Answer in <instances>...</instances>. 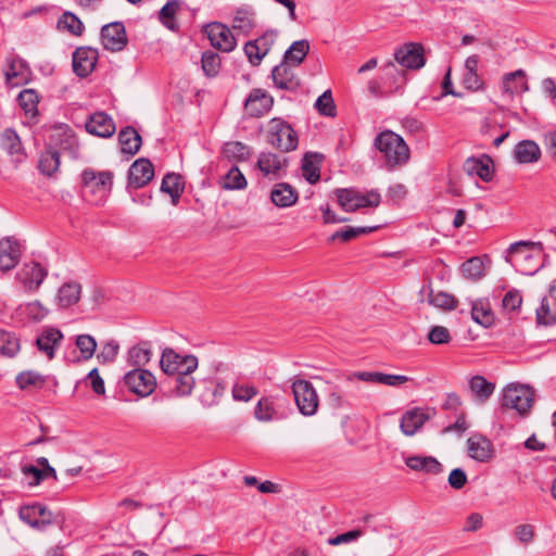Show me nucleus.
<instances>
[{
    "instance_id": "nucleus-1",
    "label": "nucleus",
    "mask_w": 556,
    "mask_h": 556,
    "mask_svg": "<svg viewBox=\"0 0 556 556\" xmlns=\"http://www.w3.org/2000/svg\"><path fill=\"white\" fill-rule=\"evenodd\" d=\"M199 365L194 355H181L170 348L163 350L160 366L167 376L165 383L170 394L182 397L192 393L195 380L192 374Z\"/></svg>"
},
{
    "instance_id": "nucleus-2",
    "label": "nucleus",
    "mask_w": 556,
    "mask_h": 556,
    "mask_svg": "<svg viewBox=\"0 0 556 556\" xmlns=\"http://www.w3.org/2000/svg\"><path fill=\"white\" fill-rule=\"evenodd\" d=\"M377 150L382 154L389 169L402 166L407 163L410 151L404 139L392 130L380 132L374 142Z\"/></svg>"
},
{
    "instance_id": "nucleus-3",
    "label": "nucleus",
    "mask_w": 556,
    "mask_h": 556,
    "mask_svg": "<svg viewBox=\"0 0 556 556\" xmlns=\"http://www.w3.org/2000/svg\"><path fill=\"white\" fill-rule=\"evenodd\" d=\"M266 141L281 152L293 151L299 144L296 131L280 117H274L268 122Z\"/></svg>"
},
{
    "instance_id": "nucleus-4",
    "label": "nucleus",
    "mask_w": 556,
    "mask_h": 556,
    "mask_svg": "<svg viewBox=\"0 0 556 556\" xmlns=\"http://www.w3.org/2000/svg\"><path fill=\"white\" fill-rule=\"evenodd\" d=\"M534 403V392L531 388L511 383L503 390L501 408L515 409L520 416H527Z\"/></svg>"
},
{
    "instance_id": "nucleus-5",
    "label": "nucleus",
    "mask_w": 556,
    "mask_h": 556,
    "mask_svg": "<svg viewBox=\"0 0 556 556\" xmlns=\"http://www.w3.org/2000/svg\"><path fill=\"white\" fill-rule=\"evenodd\" d=\"M341 208L345 212H355L364 207H377L381 202V195L377 190H369L365 193L354 189H337L334 191Z\"/></svg>"
},
{
    "instance_id": "nucleus-6",
    "label": "nucleus",
    "mask_w": 556,
    "mask_h": 556,
    "mask_svg": "<svg viewBox=\"0 0 556 556\" xmlns=\"http://www.w3.org/2000/svg\"><path fill=\"white\" fill-rule=\"evenodd\" d=\"M533 249L539 250L540 252L543 250L542 242H532V241H518L513 244L507 250V255L505 260L513 267L516 268L522 275H534L538 271V267H526L525 263H530L533 261V256L531 251Z\"/></svg>"
},
{
    "instance_id": "nucleus-7",
    "label": "nucleus",
    "mask_w": 556,
    "mask_h": 556,
    "mask_svg": "<svg viewBox=\"0 0 556 556\" xmlns=\"http://www.w3.org/2000/svg\"><path fill=\"white\" fill-rule=\"evenodd\" d=\"M292 392L299 412L304 416L317 413L319 397L314 386L305 379H295L292 382Z\"/></svg>"
},
{
    "instance_id": "nucleus-8",
    "label": "nucleus",
    "mask_w": 556,
    "mask_h": 556,
    "mask_svg": "<svg viewBox=\"0 0 556 556\" xmlns=\"http://www.w3.org/2000/svg\"><path fill=\"white\" fill-rule=\"evenodd\" d=\"M81 182L91 193L98 194L99 201H102L112 190L113 173L110 170L96 172L92 168H86L81 173Z\"/></svg>"
},
{
    "instance_id": "nucleus-9",
    "label": "nucleus",
    "mask_w": 556,
    "mask_h": 556,
    "mask_svg": "<svg viewBox=\"0 0 556 556\" xmlns=\"http://www.w3.org/2000/svg\"><path fill=\"white\" fill-rule=\"evenodd\" d=\"M124 382L132 393L139 396L150 395L156 388L154 375L143 368H135L124 377Z\"/></svg>"
},
{
    "instance_id": "nucleus-10",
    "label": "nucleus",
    "mask_w": 556,
    "mask_h": 556,
    "mask_svg": "<svg viewBox=\"0 0 556 556\" xmlns=\"http://www.w3.org/2000/svg\"><path fill=\"white\" fill-rule=\"evenodd\" d=\"M437 412L433 407H414L406 410L400 420V429L406 437L417 433L422 426L435 416Z\"/></svg>"
},
{
    "instance_id": "nucleus-11",
    "label": "nucleus",
    "mask_w": 556,
    "mask_h": 556,
    "mask_svg": "<svg viewBox=\"0 0 556 556\" xmlns=\"http://www.w3.org/2000/svg\"><path fill=\"white\" fill-rule=\"evenodd\" d=\"M18 517L31 528L45 529L53 523V514L47 506L39 503L22 505L18 509Z\"/></svg>"
},
{
    "instance_id": "nucleus-12",
    "label": "nucleus",
    "mask_w": 556,
    "mask_h": 556,
    "mask_svg": "<svg viewBox=\"0 0 556 556\" xmlns=\"http://www.w3.org/2000/svg\"><path fill=\"white\" fill-rule=\"evenodd\" d=\"M48 276V269L39 262L25 263L16 274V279L29 292L37 291Z\"/></svg>"
},
{
    "instance_id": "nucleus-13",
    "label": "nucleus",
    "mask_w": 556,
    "mask_h": 556,
    "mask_svg": "<svg viewBox=\"0 0 556 556\" xmlns=\"http://www.w3.org/2000/svg\"><path fill=\"white\" fill-rule=\"evenodd\" d=\"M101 41L105 50L122 51L128 42L125 26L122 22H112L101 28Z\"/></svg>"
},
{
    "instance_id": "nucleus-14",
    "label": "nucleus",
    "mask_w": 556,
    "mask_h": 556,
    "mask_svg": "<svg viewBox=\"0 0 556 556\" xmlns=\"http://www.w3.org/2000/svg\"><path fill=\"white\" fill-rule=\"evenodd\" d=\"M205 31L211 45L223 52H230L237 46V40L230 28L222 23H210L206 25Z\"/></svg>"
},
{
    "instance_id": "nucleus-15",
    "label": "nucleus",
    "mask_w": 556,
    "mask_h": 556,
    "mask_svg": "<svg viewBox=\"0 0 556 556\" xmlns=\"http://www.w3.org/2000/svg\"><path fill=\"white\" fill-rule=\"evenodd\" d=\"M395 61L404 68L419 70L425 63L424 48L420 43H406L394 52Z\"/></svg>"
},
{
    "instance_id": "nucleus-16",
    "label": "nucleus",
    "mask_w": 556,
    "mask_h": 556,
    "mask_svg": "<svg viewBox=\"0 0 556 556\" xmlns=\"http://www.w3.org/2000/svg\"><path fill=\"white\" fill-rule=\"evenodd\" d=\"M274 99L264 89L254 88L244 101V110L251 117H261L273 108Z\"/></svg>"
},
{
    "instance_id": "nucleus-17",
    "label": "nucleus",
    "mask_w": 556,
    "mask_h": 556,
    "mask_svg": "<svg viewBox=\"0 0 556 556\" xmlns=\"http://www.w3.org/2000/svg\"><path fill=\"white\" fill-rule=\"evenodd\" d=\"M98 50L90 47H79L73 53V71L81 78L89 76L98 62Z\"/></svg>"
},
{
    "instance_id": "nucleus-18",
    "label": "nucleus",
    "mask_w": 556,
    "mask_h": 556,
    "mask_svg": "<svg viewBox=\"0 0 556 556\" xmlns=\"http://www.w3.org/2000/svg\"><path fill=\"white\" fill-rule=\"evenodd\" d=\"M354 379L368 383H381L391 387H396L412 380L409 377L404 375H391L378 371H356L346 375L344 381L352 382Z\"/></svg>"
},
{
    "instance_id": "nucleus-19",
    "label": "nucleus",
    "mask_w": 556,
    "mask_h": 556,
    "mask_svg": "<svg viewBox=\"0 0 556 556\" xmlns=\"http://www.w3.org/2000/svg\"><path fill=\"white\" fill-rule=\"evenodd\" d=\"M154 177V166L146 157L136 160L128 169V186L135 189L148 185Z\"/></svg>"
},
{
    "instance_id": "nucleus-20",
    "label": "nucleus",
    "mask_w": 556,
    "mask_h": 556,
    "mask_svg": "<svg viewBox=\"0 0 556 556\" xmlns=\"http://www.w3.org/2000/svg\"><path fill=\"white\" fill-rule=\"evenodd\" d=\"M293 67L292 64L282 60L279 65L273 68L271 77L277 88L295 91L300 87L301 80L295 75Z\"/></svg>"
},
{
    "instance_id": "nucleus-21",
    "label": "nucleus",
    "mask_w": 556,
    "mask_h": 556,
    "mask_svg": "<svg viewBox=\"0 0 556 556\" xmlns=\"http://www.w3.org/2000/svg\"><path fill=\"white\" fill-rule=\"evenodd\" d=\"M536 321L539 325L552 326L556 323V279L553 280L547 295L536 308Z\"/></svg>"
},
{
    "instance_id": "nucleus-22",
    "label": "nucleus",
    "mask_w": 556,
    "mask_h": 556,
    "mask_svg": "<svg viewBox=\"0 0 556 556\" xmlns=\"http://www.w3.org/2000/svg\"><path fill=\"white\" fill-rule=\"evenodd\" d=\"M21 258V248L17 240L7 237L0 240V271L13 269Z\"/></svg>"
},
{
    "instance_id": "nucleus-23",
    "label": "nucleus",
    "mask_w": 556,
    "mask_h": 556,
    "mask_svg": "<svg viewBox=\"0 0 556 556\" xmlns=\"http://www.w3.org/2000/svg\"><path fill=\"white\" fill-rule=\"evenodd\" d=\"M468 455L481 463H488L493 457V444L482 434H473L467 440Z\"/></svg>"
},
{
    "instance_id": "nucleus-24",
    "label": "nucleus",
    "mask_w": 556,
    "mask_h": 556,
    "mask_svg": "<svg viewBox=\"0 0 556 556\" xmlns=\"http://www.w3.org/2000/svg\"><path fill=\"white\" fill-rule=\"evenodd\" d=\"M86 130L101 138H110L115 132V124L104 112H96L86 122Z\"/></svg>"
},
{
    "instance_id": "nucleus-25",
    "label": "nucleus",
    "mask_w": 556,
    "mask_h": 556,
    "mask_svg": "<svg viewBox=\"0 0 556 556\" xmlns=\"http://www.w3.org/2000/svg\"><path fill=\"white\" fill-rule=\"evenodd\" d=\"M381 80L388 93L397 92L406 83V72L399 68L392 61L387 62L382 67Z\"/></svg>"
},
{
    "instance_id": "nucleus-26",
    "label": "nucleus",
    "mask_w": 556,
    "mask_h": 556,
    "mask_svg": "<svg viewBox=\"0 0 556 556\" xmlns=\"http://www.w3.org/2000/svg\"><path fill=\"white\" fill-rule=\"evenodd\" d=\"M62 340L63 333L61 330L48 327L36 339V345L49 359H52L55 356V349L61 344Z\"/></svg>"
},
{
    "instance_id": "nucleus-27",
    "label": "nucleus",
    "mask_w": 556,
    "mask_h": 556,
    "mask_svg": "<svg viewBox=\"0 0 556 556\" xmlns=\"http://www.w3.org/2000/svg\"><path fill=\"white\" fill-rule=\"evenodd\" d=\"M270 200L277 207H290L298 202L299 192L288 182H278L270 191Z\"/></svg>"
},
{
    "instance_id": "nucleus-28",
    "label": "nucleus",
    "mask_w": 556,
    "mask_h": 556,
    "mask_svg": "<svg viewBox=\"0 0 556 556\" xmlns=\"http://www.w3.org/2000/svg\"><path fill=\"white\" fill-rule=\"evenodd\" d=\"M51 143L59 150L68 151L74 157H77L78 141L73 131L68 127L59 126L53 129L51 135Z\"/></svg>"
},
{
    "instance_id": "nucleus-29",
    "label": "nucleus",
    "mask_w": 556,
    "mask_h": 556,
    "mask_svg": "<svg viewBox=\"0 0 556 556\" xmlns=\"http://www.w3.org/2000/svg\"><path fill=\"white\" fill-rule=\"evenodd\" d=\"M491 157L484 159L468 157L464 163V170L470 176H478L488 182L493 178V168L491 166Z\"/></svg>"
},
{
    "instance_id": "nucleus-30",
    "label": "nucleus",
    "mask_w": 556,
    "mask_h": 556,
    "mask_svg": "<svg viewBox=\"0 0 556 556\" xmlns=\"http://www.w3.org/2000/svg\"><path fill=\"white\" fill-rule=\"evenodd\" d=\"M406 466L414 471L439 475L443 471L442 464L433 456L413 455L406 458Z\"/></svg>"
},
{
    "instance_id": "nucleus-31",
    "label": "nucleus",
    "mask_w": 556,
    "mask_h": 556,
    "mask_svg": "<svg viewBox=\"0 0 556 556\" xmlns=\"http://www.w3.org/2000/svg\"><path fill=\"white\" fill-rule=\"evenodd\" d=\"M286 166L287 160L271 152H262L256 163V167L265 177H277L279 172Z\"/></svg>"
},
{
    "instance_id": "nucleus-32",
    "label": "nucleus",
    "mask_w": 556,
    "mask_h": 556,
    "mask_svg": "<svg viewBox=\"0 0 556 556\" xmlns=\"http://www.w3.org/2000/svg\"><path fill=\"white\" fill-rule=\"evenodd\" d=\"M118 142L122 153L135 155L141 148L142 138L134 127L126 126L118 132Z\"/></svg>"
},
{
    "instance_id": "nucleus-33",
    "label": "nucleus",
    "mask_w": 556,
    "mask_h": 556,
    "mask_svg": "<svg viewBox=\"0 0 556 556\" xmlns=\"http://www.w3.org/2000/svg\"><path fill=\"white\" fill-rule=\"evenodd\" d=\"M420 293H427V300L429 304L438 308L452 311L457 307L458 301L454 295L443 291L434 293L430 283L428 286H424L420 290Z\"/></svg>"
},
{
    "instance_id": "nucleus-34",
    "label": "nucleus",
    "mask_w": 556,
    "mask_h": 556,
    "mask_svg": "<svg viewBox=\"0 0 556 556\" xmlns=\"http://www.w3.org/2000/svg\"><path fill=\"white\" fill-rule=\"evenodd\" d=\"M469 390L475 400L484 404L495 391V383L488 381L483 376L476 375L469 380Z\"/></svg>"
},
{
    "instance_id": "nucleus-35",
    "label": "nucleus",
    "mask_w": 556,
    "mask_h": 556,
    "mask_svg": "<svg viewBox=\"0 0 556 556\" xmlns=\"http://www.w3.org/2000/svg\"><path fill=\"white\" fill-rule=\"evenodd\" d=\"M514 156L520 164L533 163L541 157V149L533 140H522L515 146Z\"/></svg>"
},
{
    "instance_id": "nucleus-36",
    "label": "nucleus",
    "mask_w": 556,
    "mask_h": 556,
    "mask_svg": "<svg viewBox=\"0 0 556 556\" xmlns=\"http://www.w3.org/2000/svg\"><path fill=\"white\" fill-rule=\"evenodd\" d=\"M222 154L229 161L244 162L251 159L253 149L241 141H228L224 143Z\"/></svg>"
},
{
    "instance_id": "nucleus-37",
    "label": "nucleus",
    "mask_w": 556,
    "mask_h": 556,
    "mask_svg": "<svg viewBox=\"0 0 556 556\" xmlns=\"http://www.w3.org/2000/svg\"><path fill=\"white\" fill-rule=\"evenodd\" d=\"M226 392L224 381L208 379L205 381V388L200 395V400L205 406H213L219 402Z\"/></svg>"
},
{
    "instance_id": "nucleus-38",
    "label": "nucleus",
    "mask_w": 556,
    "mask_h": 556,
    "mask_svg": "<svg viewBox=\"0 0 556 556\" xmlns=\"http://www.w3.org/2000/svg\"><path fill=\"white\" fill-rule=\"evenodd\" d=\"M529 90L526 80V73L522 70L515 71L505 75L503 79V91L509 96L523 93Z\"/></svg>"
},
{
    "instance_id": "nucleus-39",
    "label": "nucleus",
    "mask_w": 556,
    "mask_h": 556,
    "mask_svg": "<svg viewBox=\"0 0 556 556\" xmlns=\"http://www.w3.org/2000/svg\"><path fill=\"white\" fill-rule=\"evenodd\" d=\"M324 156L317 152H307L303 157L302 170L303 176L309 184H316L320 179L319 163Z\"/></svg>"
},
{
    "instance_id": "nucleus-40",
    "label": "nucleus",
    "mask_w": 556,
    "mask_h": 556,
    "mask_svg": "<svg viewBox=\"0 0 556 556\" xmlns=\"http://www.w3.org/2000/svg\"><path fill=\"white\" fill-rule=\"evenodd\" d=\"M185 189V182L179 174L167 173L161 184V191L172 198L173 204H177Z\"/></svg>"
},
{
    "instance_id": "nucleus-41",
    "label": "nucleus",
    "mask_w": 556,
    "mask_h": 556,
    "mask_svg": "<svg viewBox=\"0 0 556 556\" xmlns=\"http://www.w3.org/2000/svg\"><path fill=\"white\" fill-rule=\"evenodd\" d=\"M151 357L152 350L150 343L147 341L138 343L128 351V363L136 368L146 366Z\"/></svg>"
},
{
    "instance_id": "nucleus-42",
    "label": "nucleus",
    "mask_w": 556,
    "mask_h": 556,
    "mask_svg": "<svg viewBox=\"0 0 556 556\" xmlns=\"http://www.w3.org/2000/svg\"><path fill=\"white\" fill-rule=\"evenodd\" d=\"M81 287L77 282L64 283L58 293V303L61 308L76 304L80 298Z\"/></svg>"
},
{
    "instance_id": "nucleus-43",
    "label": "nucleus",
    "mask_w": 556,
    "mask_h": 556,
    "mask_svg": "<svg viewBox=\"0 0 556 556\" xmlns=\"http://www.w3.org/2000/svg\"><path fill=\"white\" fill-rule=\"evenodd\" d=\"M248 182L238 166L233 165L219 180V186L225 190H242Z\"/></svg>"
},
{
    "instance_id": "nucleus-44",
    "label": "nucleus",
    "mask_w": 556,
    "mask_h": 556,
    "mask_svg": "<svg viewBox=\"0 0 556 556\" xmlns=\"http://www.w3.org/2000/svg\"><path fill=\"white\" fill-rule=\"evenodd\" d=\"M17 101L26 115L31 118L38 116L39 96L35 89H24L18 93Z\"/></svg>"
},
{
    "instance_id": "nucleus-45",
    "label": "nucleus",
    "mask_w": 556,
    "mask_h": 556,
    "mask_svg": "<svg viewBox=\"0 0 556 556\" xmlns=\"http://www.w3.org/2000/svg\"><path fill=\"white\" fill-rule=\"evenodd\" d=\"M309 51V43L307 40H296L285 52L283 61L289 62L293 66H299L305 59Z\"/></svg>"
},
{
    "instance_id": "nucleus-46",
    "label": "nucleus",
    "mask_w": 556,
    "mask_h": 556,
    "mask_svg": "<svg viewBox=\"0 0 556 556\" xmlns=\"http://www.w3.org/2000/svg\"><path fill=\"white\" fill-rule=\"evenodd\" d=\"M277 415L274 396H263L254 408V417L263 422L271 421Z\"/></svg>"
},
{
    "instance_id": "nucleus-47",
    "label": "nucleus",
    "mask_w": 556,
    "mask_h": 556,
    "mask_svg": "<svg viewBox=\"0 0 556 556\" xmlns=\"http://www.w3.org/2000/svg\"><path fill=\"white\" fill-rule=\"evenodd\" d=\"M60 166V153L56 149L49 148L41 153L38 168L46 176H52Z\"/></svg>"
},
{
    "instance_id": "nucleus-48",
    "label": "nucleus",
    "mask_w": 556,
    "mask_h": 556,
    "mask_svg": "<svg viewBox=\"0 0 556 556\" xmlns=\"http://www.w3.org/2000/svg\"><path fill=\"white\" fill-rule=\"evenodd\" d=\"M471 317L472 319L484 327H489L494 321V315L491 311L490 304L484 301H476L471 307Z\"/></svg>"
},
{
    "instance_id": "nucleus-49",
    "label": "nucleus",
    "mask_w": 556,
    "mask_h": 556,
    "mask_svg": "<svg viewBox=\"0 0 556 556\" xmlns=\"http://www.w3.org/2000/svg\"><path fill=\"white\" fill-rule=\"evenodd\" d=\"M58 27L65 29L74 36H81L85 25L81 20L73 12L65 11L58 21Z\"/></svg>"
},
{
    "instance_id": "nucleus-50",
    "label": "nucleus",
    "mask_w": 556,
    "mask_h": 556,
    "mask_svg": "<svg viewBox=\"0 0 556 556\" xmlns=\"http://www.w3.org/2000/svg\"><path fill=\"white\" fill-rule=\"evenodd\" d=\"M0 146L11 155L18 154L23 151L21 139L13 128H5L1 132Z\"/></svg>"
},
{
    "instance_id": "nucleus-51",
    "label": "nucleus",
    "mask_w": 556,
    "mask_h": 556,
    "mask_svg": "<svg viewBox=\"0 0 556 556\" xmlns=\"http://www.w3.org/2000/svg\"><path fill=\"white\" fill-rule=\"evenodd\" d=\"M20 339L15 333L0 329V354L8 357L15 356L20 351Z\"/></svg>"
},
{
    "instance_id": "nucleus-52",
    "label": "nucleus",
    "mask_w": 556,
    "mask_h": 556,
    "mask_svg": "<svg viewBox=\"0 0 556 556\" xmlns=\"http://www.w3.org/2000/svg\"><path fill=\"white\" fill-rule=\"evenodd\" d=\"M464 277L471 280H479L485 275L484 263L481 257L473 256L462 264Z\"/></svg>"
},
{
    "instance_id": "nucleus-53",
    "label": "nucleus",
    "mask_w": 556,
    "mask_h": 556,
    "mask_svg": "<svg viewBox=\"0 0 556 556\" xmlns=\"http://www.w3.org/2000/svg\"><path fill=\"white\" fill-rule=\"evenodd\" d=\"M180 4L181 2L179 0H169L159 12L161 23L170 30L178 28L175 23V15L180 9Z\"/></svg>"
},
{
    "instance_id": "nucleus-54",
    "label": "nucleus",
    "mask_w": 556,
    "mask_h": 556,
    "mask_svg": "<svg viewBox=\"0 0 556 556\" xmlns=\"http://www.w3.org/2000/svg\"><path fill=\"white\" fill-rule=\"evenodd\" d=\"M202 70L207 77H215L220 70V58L219 55L207 50L202 53L201 58Z\"/></svg>"
},
{
    "instance_id": "nucleus-55",
    "label": "nucleus",
    "mask_w": 556,
    "mask_h": 556,
    "mask_svg": "<svg viewBox=\"0 0 556 556\" xmlns=\"http://www.w3.org/2000/svg\"><path fill=\"white\" fill-rule=\"evenodd\" d=\"M232 27L249 33L254 27V13L245 8L236 11Z\"/></svg>"
},
{
    "instance_id": "nucleus-56",
    "label": "nucleus",
    "mask_w": 556,
    "mask_h": 556,
    "mask_svg": "<svg viewBox=\"0 0 556 556\" xmlns=\"http://www.w3.org/2000/svg\"><path fill=\"white\" fill-rule=\"evenodd\" d=\"M315 109L320 115L333 117L337 114V108L330 90H326L315 102Z\"/></svg>"
},
{
    "instance_id": "nucleus-57",
    "label": "nucleus",
    "mask_w": 556,
    "mask_h": 556,
    "mask_svg": "<svg viewBox=\"0 0 556 556\" xmlns=\"http://www.w3.org/2000/svg\"><path fill=\"white\" fill-rule=\"evenodd\" d=\"M16 384L22 390H26L29 387L42 388L45 384V379L38 372L28 370L20 372L16 376Z\"/></svg>"
},
{
    "instance_id": "nucleus-58",
    "label": "nucleus",
    "mask_w": 556,
    "mask_h": 556,
    "mask_svg": "<svg viewBox=\"0 0 556 556\" xmlns=\"http://www.w3.org/2000/svg\"><path fill=\"white\" fill-rule=\"evenodd\" d=\"M75 344L79 350L81 357L87 361L90 359L97 349V341L90 334H79L76 337Z\"/></svg>"
},
{
    "instance_id": "nucleus-59",
    "label": "nucleus",
    "mask_w": 556,
    "mask_h": 556,
    "mask_svg": "<svg viewBox=\"0 0 556 556\" xmlns=\"http://www.w3.org/2000/svg\"><path fill=\"white\" fill-rule=\"evenodd\" d=\"M258 390L256 387L243 382L235 383L231 390L232 399L237 402H249L256 396Z\"/></svg>"
},
{
    "instance_id": "nucleus-60",
    "label": "nucleus",
    "mask_w": 556,
    "mask_h": 556,
    "mask_svg": "<svg viewBox=\"0 0 556 556\" xmlns=\"http://www.w3.org/2000/svg\"><path fill=\"white\" fill-rule=\"evenodd\" d=\"M514 535L521 544L528 545L534 540V527L530 523L519 525L514 529Z\"/></svg>"
},
{
    "instance_id": "nucleus-61",
    "label": "nucleus",
    "mask_w": 556,
    "mask_h": 556,
    "mask_svg": "<svg viewBox=\"0 0 556 556\" xmlns=\"http://www.w3.org/2000/svg\"><path fill=\"white\" fill-rule=\"evenodd\" d=\"M260 46L255 40H250L244 45V53L253 66H258L266 54L262 53Z\"/></svg>"
},
{
    "instance_id": "nucleus-62",
    "label": "nucleus",
    "mask_w": 556,
    "mask_h": 556,
    "mask_svg": "<svg viewBox=\"0 0 556 556\" xmlns=\"http://www.w3.org/2000/svg\"><path fill=\"white\" fill-rule=\"evenodd\" d=\"M24 313L33 321H40L47 316L48 309L39 301H34L25 305Z\"/></svg>"
},
{
    "instance_id": "nucleus-63",
    "label": "nucleus",
    "mask_w": 556,
    "mask_h": 556,
    "mask_svg": "<svg viewBox=\"0 0 556 556\" xmlns=\"http://www.w3.org/2000/svg\"><path fill=\"white\" fill-rule=\"evenodd\" d=\"M522 296L520 291L513 289L509 290L502 300V307L505 311L514 312L521 306Z\"/></svg>"
},
{
    "instance_id": "nucleus-64",
    "label": "nucleus",
    "mask_w": 556,
    "mask_h": 556,
    "mask_svg": "<svg viewBox=\"0 0 556 556\" xmlns=\"http://www.w3.org/2000/svg\"><path fill=\"white\" fill-rule=\"evenodd\" d=\"M428 340L432 344H446L451 341V334L446 327L433 326L428 333Z\"/></svg>"
}]
</instances>
